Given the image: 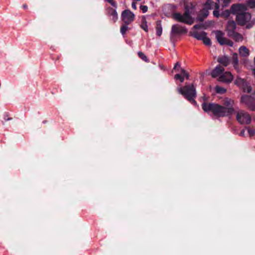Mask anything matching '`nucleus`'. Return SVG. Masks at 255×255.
<instances>
[{"instance_id":"10","label":"nucleus","mask_w":255,"mask_h":255,"mask_svg":"<svg viewBox=\"0 0 255 255\" xmlns=\"http://www.w3.org/2000/svg\"><path fill=\"white\" fill-rule=\"evenodd\" d=\"M134 14L129 10H124L122 13V19L126 24H129L133 21Z\"/></svg>"},{"instance_id":"1","label":"nucleus","mask_w":255,"mask_h":255,"mask_svg":"<svg viewBox=\"0 0 255 255\" xmlns=\"http://www.w3.org/2000/svg\"><path fill=\"white\" fill-rule=\"evenodd\" d=\"M234 101L233 100L225 98L223 100L222 105L215 103H204L202 104V108L210 115L218 117H227L234 113Z\"/></svg>"},{"instance_id":"40","label":"nucleus","mask_w":255,"mask_h":255,"mask_svg":"<svg viewBox=\"0 0 255 255\" xmlns=\"http://www.w3.org/2000/svg\"><path fill=\"white\" fill-rule=\"evenodd\" d=\"M239 36H240V37H242L241 35H239Z\"/></svg>"},{"instance_id":"23","label":"nucleus","mask_w":255,"mask_h":255,"mask_svg":"<svg viewBox=\"0 0 255 255\" xmlns=\"http://www.w3.org/2000/svg\"><path fill=\"white\" fill-rule=\"evenodd\" d=\"M215 91L217 93L219 94H223L226 92L227 90L225 88L220 87L219 86H216L215 88Z\"/></svg>"},{"instance_id":"37","label":"nucleus","mask_w":255,"mask_h":255,"mask_svg":"<svg viewBox=\"0 0 255 255\" xmlns=\"http://www.w3.org/2000/svg\"><path fill=\"white\" fill-rule=\"evenodd\" d=\"M244 132H245V130H243V131H241V134L242 135H244Z\"/></svg>"},{"instance_id":"2","label":"nucleus","mask_w":255,"mask_h":255,"mask_svg":"<svg viewBox=\"0 0 255 255\" xmlns=\"http://www.w3.org/2000/svg\"><path fill=\"white\" fill-rule=\"evenodd\" d=\"M232 13L237 14L236 20L241 25H245L250 22L251 14L249 12H242L246 10V6L243 4H233L231 7Z\"/></svg>"},{"instance_id":"26","label":"nucleus","mask_w":255,"mask_h":255,"mask_svg":"<svg viewBox=\"0 0 255 255\" xmlns=\"http://www.w3.org/2000/svg\"><path fill=\"white\" fill-rule=\"evenodd\" d=\"M202 40L206 45L210 46L211 44V40L210 38L207 37V35Z\"/></svg>"},{"instance_id":"25","label":"nucleus","mask_w":255,"mask_h":255,"mask_svg":"<svg viewBox=\"0 0 255 255\" xmlns=\"http://www.w3.org/2000/svg\"><path fill=\"white\" fill-rule=\"evenodd\" d=\"M128 24H125L122 26L121 28V32L123 35H124L128 29Z\"/></svg>"},{"instance_id":"11","label":"nucleus","mask_w":255,"mask_h":255,"mask_svg":"<svg viewBox=\"0 0 255 255\" xmlns=\"http://www.w3.org/2000/svg\"><path fill=\"white\" fill-rule=\"evenodd\" d=\"M235 84L240 88H242L244 92L250 93L252 88L250 85L247 84L244 79L237 78L235 81Z\"/></svg>"},{"instance_id":"27","label":"nucleus","mask_w":255,"mask_h":255,"mask_svg":"<svg viewBox=\"0 0 255 255\" xmlns=\"http://www.w3.org/2000/svg\"><path fill=\"white\" fill-rule=\"evenodd\" d=\"M231 12H232L231 11H230L229 10H226L221 13V16L225 18H227L230 16Z\"/></svg>"},{"instance_id":"14","label":"nucleus","mask_w":255,"mask_h":255,"mask_svg":"<svg viewBox=\"0 0 255 255\" xmlns=\"http://www.w3.org/2000/svg\"><path fill=\"white\" fill-rule=\"evenodd\" d=\"M224 70V68L223 67L220 65H218L212 70L211 75L214 78L220 76Z\"/></svg>"},{"instance_id":"38","label":"nucleus","mask_w":255,"mask_h":255,"mask_svg":"<svg viewBox=\"0 0 255 255\" xmlns=\"http://www.w3.org/2000/svg\"><path fill=\"white\" fill-rule=\"evenodd\" d=\"M23 7L24 8H26L27 7V5L25 4L23 5Z\"/></svg>"},{"instance_id":"8","label":"nucleus","mask_w":255,"mask_h":255,"mask_svg":"<svg viewBox=\"0 0 255 255\" xmlns=\"http://www.w3.org/2000/svg\"><path fill=\"white\" fill-rule=\"evenodd\" d=\"M216 38L221 45H227L231 47L233 46V42L224 37V34L221 31L215 32Z\"/></svg>"},{"instance_id":"21","label":"nucleus","mask_w":255,"mask_h":255,"mask_svg":"<svg viewBox=\"0 0 255 255\" xmlns=\"http://www.w3.org/2000/svg\"><path fill=\"white\" fill-rule=\"evenodd\" d=\"M238 62H239V60H238L237 54L236 53H234L233 54V56H232V63H233V64L234 65V68L236 69H237Z\"/></svg>"},{"instance_id":"12","label":"nucleus","mask_w":255,"mask_h":255,"mask_svg":"<svg viewBox=\"0 0 255 255\" xmlns=\"http://www.w3.org/2000/svg\"><path fill=\"white\" fill-rule=\"evenodd\" d=\"M233 79V76L229 72H226L219 76V80L220 81L229 83H231Z\"/></svg>"},{"instance_id":"24","label":"nucleus","mask_w":255,"mask_h":255,"mask_svg":"<svg viewBox=\"0 0 255 255\" xmlns=\"http://www.w3.org/2000/svg\"><path fill=\"white\" fill-rule=\"evenodd\" d=\"M141 28L144 30L145 32L148 31V26L146 23V21L145 19L142 20V23L141 24Z\"/></svg>"},{"instance_id":"31","label":"nucleus","mask_w":255,"mask_h":255,"mask_svg":"<svg viewBox=\"0 0 255 255\" xmlns=\"http://www.w3.org/2000/svg\"><path fill=\"white\" fill-rule=\"evenodd\" d=\"M181 73L183 77H185L186 78V79H188L189 75L188 72H187L184 69H181Z\"/></svg>"},{"instance_id":"9","label":"nucleus","mask_w":255,"mask_h":255,"mask_svg":"<svg viewBox=\"0 0 255 255\" xmlns=\"http://www.w3.org/2000/svg\"><path fill=\"white\" fill-rule=\"evenodd\" d=\"M213 1L211 0H208L206 4H205L204 8L201 11L200 14L198 17V19L199 21H202L203 19L206 18L209 14V12L208 9H210L213 8L212 6Z\"/></svg>"},{"instance_id":"18","label":"nucleus","mask_w":255,"mask_h":255,"mask_svg":"<svg viewBox=\"0 0 255 255\" xmlns=\"http://www.w3.org/2000/svg\"><path fill=\"white\" fill-rule=\"evenodd\" d=\"M156 34L158 36H160L162 33V27L160 21L156 22L155 26Z\"/></svg>"},{"instance_id":"39","label":"nucleus","mask_w":255,"mask_h":255,"mask_svg":"<svg viewBox=\"0 0 255 255\" xmlns=\"http://www.w3.org/2000/svg\"><path fill=\"white\" fill-rule=\"evenodd\" d=\"M217 1L219 3L220 2V0H217Z\"/></svg>"},{"instance_id":"15","label":"nucleus","mask_w":255,"mask_h":255,"mask_svg":"<svg viewBox=\"0 0 255 255\" xmlns=\"http://www.w3.org/2000/svg\"><path fill=\"white\" fill-rule=\"evenodd\" d=\"M236 24L233 20L228 21L227 25V29L229 32V34H232L236 29Z\"/></svg>"},{"instance_id":"36","label":"nucleus","mask_w":255,"mask_h":255,"mask_svg":"<svg viewBox=\"0 0 255 255\" xmlns=\"http://www.w3.org/2000/svg\"><path fill=\"white\" fill-rule=\"evenodd\" d=\"M180 67V65L179 64V63H176L174 67V69H176L177 67Z\"/></svg>"},{"instance_id":"20","label":"nucleus","mask_w":255,"mask_h":255,"mask_svg":"<svg viewBox=\"0 0 255 255\" xmlns=\"http://www.w3.org/2000/svg\"><path fill=\"white\" fill-rule=\"evenodd\" d=\"M212 5L213 7V8L215 7L216 9V10H214L213 15L217 17H218L219 16H221V14L219 13V12L218 10V9L219 8V4L213 2Z\"/></svg>"},{"instance_id":"28","label":"nucleus","mask_w":255,"mask_h":255,"mask_svg":"<svg viewBox=\"0 0 255 255\" xmlns=\"http://www.w3.org/2000/svg\"><path fill=\"white\" fill-rule=\"evenodd\" d=\"M138 55L139 56V57L141 59H142L143 60H144V61H146L147 62V57L146 56L144 55V53H143L142 52H138Z\"/></svg>"},{"instance_id":"4","label":"nucleus","mask_w":255,"mask_h":255,"mask_svg":"<svg viewBox=\"0 0 255 255\" xmlns=\"http://www.w3.org/2000/svg\"><path fill=\"white\" fill-rule=\"evenodd\" d=\"M177 90L179 94L182 95L191 103L196 105V102L194 100V98L196 96V92L195 87L193 84L186 85L183 87H178Z\"/></svg>"},{"instance_id":"33","label":"nucleus","mask_w":255,"mask_h":255,"mask_svg":"<svg viewBox=\"0 0 255 255\" xmlns=\"http://www.w3.org/2000/svg\"><path fill=\"white\" fill-rule=\"evenodd\" d=\"M140 8L142 10L143 13H145L148 9V7L146 5H141Z\"/></svg>"},{"instance_id":"7","label":"nucleus","mask_w":255,"mask_h":255,"mask_svg":"<svg viewBox=\"0 0 255 255\" xmlns=\"http://www.w3.org/2000/svg\"><path fill=\"white\" fill-rule=\"evenodd\" d=\"M241 102L244 104L250 110L255 111V98L254 97L243 95L241 97Z\"/></svg>"},{"instance_id":"29","label":"nucleus","mask_w":255,"mask_h":255,"mask_svg":"<svg viewBox=\"0 0 255 255\" xmlns=\"http://www.w3.org/2000/svg\"><path fill=\"white\" fill-rule=\"evenodd\" d=\"M246 129L247 130L248 133L250 136L255 135V129H252L249 128H247Z\"/></svg>"},{"instance_id":"22","label":"nucleus","mask_w":255,"mask_h":255,"mask_svg":"<svg viewBox=\"0 0 255 255\" xmlns=\"http://www.w3.org/2000/svg\"><path fill=\"white\" fill-rule=\"evenodd\" d=\"M246 5L250 8H255V0H248L246 1Z\"/></svg>"},{"instance_id":"16","label":"nucleus","mask_w":255,"mask_h":255,"mask_svg":"<svg viewBox=\"0 0 255 255\" xmlns=\"http://www.w3.org/2000/svg\"><path fill=\"white\" fill-rule=\"evenodd\" d=\"M239 53L240 56L244 57H247L250 55L249 50L245 46H242L239 48Z\"/></svg>"},{"instance_id":"17","label":"nucleus","mask_w":255,"mask_h":255,"mask_svg":"<svg viewBox=\"0 0 255 255\" xmlns=\"http://www.w3.org/2000/svg\"><path fill=\"white\" fill-rule=\"evenodd\" d=\"M218 61L225 66H228L230 62V59L227 56H223L219 58Z\"/></svg>"},{"instance_id":"32","label":"nucleus","mask_w":255,"mask_h":255,"mask_svg":"<svg viewBox=\"0 0 255 255\" xmlns=\"http://www.w3.org/2000/svg\"><path fill=\"white\" fill-rule=\"evenodd\" d=\"M223 3L222 6L223 7L227 6L229 5V4L231 2V0H222Z\"/></svg>"},{"instance_id":"5","label":"nucleus","mask_w":255,"mask_h":255,"mask_svg":"<svg viewBox=\"0 0 255 255\" xmlns=\"http://www.w3.org/2000/svg\"><path fill=\"white\" fill-rule=\"evenodd\" d=\"M187 32V29L180 24H174L171 27L170 32V38L174 39L177 36L185 34Z\"/></svg>"},{"instance_id":"13","label":"nucleus","mask_w":255,"mask_h":255,"mask_svg":"<svg viewBox=\"0 0 255 255\" xmlns=\"http://www.w3.org/2000/svg\"><path fill=\"white\" fill-rule=\"evenodd\" d=\"M190 35L198 40H202L206 35L207 33L204 31H198L195 30H191L190 32Z\"/></svg>"},{"instance_id":"35","label":"nucleus","mask_w":255,"mask_h":255,"mask_svg":"<svg viewBox=\"0 0 255 255\" xmlns=\"http://www.w3.org/2000/svg\"><path fill=\"white\" fill-rule=\"evenodd\" d=\"M131 6L133 9H136V3L135 2H132L131 3Z\"/></svg>"},{"instance_id":"34","label":"nucleus","mask_w":255,"mask_h":255,"mask_svg":"<svg viewBox=\"0 0 255 255\" xmlns=\"http://www.w3.org/2000/svg\"><path fill=\"white\" fill-rule=\"evenodd\" d=\"M201 27H202V25L201 24H196V25H195L193 26V27L192 28V30H196V29H197L201 28Z\"/></svg>"},{"instance_id":"3","label":"nucleus","mask_w":255,"mask_h":255,"mask_svg":"<svg viewBox=\"0 0 255 255\" xmlns=\"http://www.w3.org/2000/svg\"><path fill=\"white\" fill-rule=\"evenodd\" d=\"M185 11L184 14L175 13L173 14L174 19L180 22L188 24H192L193 23V18L192 16L194 15L195 8L192 4L186 6Z\"/></svg>"},{"instance_id":"30","label":"nucleus","mask_w":255,"mask_h":255,"mask_svg":"<svg viewBox=\"0 0 255 255\" xmlns=\"http://www.w3.org/2000/svg\"><path fill=\"white\" fill-rule=\"evenodd\" d=\"M175 80H179L181 83L184 82V77L181 76L180 74H176L174 76Z\"/></svg>"},{"instance_id":"41","label":"nucleus","mask_w":255,"mask_h":255,"mask_svg":"<svg viewBox=\"0 0 255 255\" xmlns=\"http://www.w3.org/2000/svg\"><path fill=\"white\" fill-rule=\"evenodd\" d=\"M254 121H255V118H254Z\"/></svg>"},{"instance_id":"6","label":"nucleus","mask_w":255,"mask_h":255,"mask_svg":"<svg viewBox=\"0 0 255 255\" xmlns=\"http://www.w3.org/2000/svg\"><path fill=\"white\" fill-rule=\"evenodd\" d=\"M237 121L241 124L248 125L251 123V117L247 112L243 110L239 111L236 115Z\"/></svg>"},{"instance_id":"19","label":"nucleus","mask_w":255,"mask_h":255,"mask_svg":"<svg viewBox=\"0 0 255 255\" xmlns=\"http://www.w3.org/2000/svg\"><path fill=\"white\" fill-rule=\"evenodd\" d=\"M108 13L109 15L112 16V19L114 22H116L118 19V13L115 9L112 8H108Z\"/></svg>"}]
</instances>
